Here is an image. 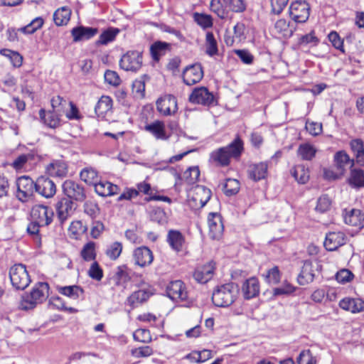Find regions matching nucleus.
Returning <instances> with one entry per match:
<instances>
[{
	"label": "nucleus",
	"instance_id": "1",
	"mask_svg": "<svg viewBox=\"0 0 364 364\" xmlns=\"http://www.w3.org/2000/svg\"><path fill=\"white\" fill-rule=\"evenodd\" d=\"M243 149V141L237 136L229 145L212 151L210 155V161L217 166H228L230 164V159L239 158Z\"/></svg>",
	"mask_w": 364,
	"mask_h": 364
},
{
	"label": "nucleus",
	"instance_id": "2",
	"mask_svg": "<svg viewBox=\"0 0 364 364\" xmlns=\"http://www.w3.org/2000/svg\"><path fill=\"white\" fill-rule=\"evenodd\" d=\"M53 211L48 206L43 205H34L31 211V223L27 227L29 235H38L39 229L50 225L53 220Z\"/></svg>",
	"mask_w": 364,
	"mask_h": 364
},
{
	"label": "nucleus",
	"instance_id": "3",
	"mask_svg": "<svg viewBox=\"0 0 364 364\" xmlns=\"http://www.w3.org/2000/svg\"><path fill=\"white\" fill-rule=\"evenodd\" d=\"M239 294V287L230 282L217 287L212 295L213 304L218 307H228L237 299Z\"/></svg>",
	"mask_w": 364,
	"mask_h": 364
},
{
	"label": "nucleus",
	"instance_id": "4",
	"mask_svg": "<svg viewBox=\"0 0 364 364\" xmlns=\"http://www.w3.org/2000/svg\"><path fill=\"white\" fill-rule=\"evenodd\" d=\"M49 289V285L46 282H38L32 289L31 293L23 296L20 306L23 310L34 309L38 304L42 303L46 299V293Z\"/></svg>",
	"mask_w": 364,
	"mask_h": 364
},
{
	"label": "nucleus",
	"instance_id": "5",
	"mask_svg": "<svg viewBox=\"0 0 364 364\" xmlns=\"http://www.w3.org/2000/svg\"><path fill=\"white\" fill-rule=\"evenodd\" d=\"M12 286L17 290L25 289L30 284L31 279L26 265L16 264L9 270Z\"/></svg>",
	"mask_w": 364,
	"mask_h": 364
},
{
	"label": "nucleus",
	"instance_id": "6",
	"mask_svg": "<svg viewBox=\"0 0 364 364\" xmlns=\"http://www.w3.org/2000/svg\"><path fill=\"white\" fill-rule=\"evenodd\" d=\"M321 265L317 261L306 260L297 277L300 285H306L313 282L314 278L321 272Z\"/></svg>",
	"mask_w": 364,
	"mask_h": 364
},
{
	"label": "nucleus",
	"instance_id": "7",
	"mask_svg": "<svg viewBox=\"0 0 364 364\" xmlns=\"http://www.w3.org/2000/svg\"><path fill=\"white\" fill-rule=\"evenodd\" d=\"M63 192L70 200L83 202L86 198L84 186L73 180H66L62 185Z\"/></svg>",
	"mask_w": 364,
	"mask_h": 364
},
{
	"label": "nucleus",
	"instance_id": "8",
	"mask_svg": "<svg viewBox=\"0 0 364 364\" xmlns=\"http://www.w3.org/2000/svg\"><path fill=\"white\" fill-rule=\"evenodd\" d=\"M16 198L21 202H26L36 191V182L27 176H23L16 180Z\"/></svg>",
	"mask_w": 364,
	"mask_h": 364
},
{
	"label": "nucleus",
	"instance_id": "9",
	"mask_svg": "<svg viewBox=\"0 0 364 364\" xmlns=\"http://www.w3.org/2000/svg\"><path fill=\"white\" fill-rule=\"evenodd\" d=\"M142 65V55L139 51H129L124 55L120 61L119 66L126 71L136 72Z\"/></svg>",
	"mask_w": 364,
	"mask_h": 364
},
{
	"label": "nucleus",
	"instance_id": "10",
	"mask_svg": "<svg viewBox=\"0 0 364 364\" xmlns=\"http://www.w3.org/2000/svg\"><path fill=\"white\" fill-rule=\"evenodd\" d=\"M310 7L306 1H296L289 6V15L297 23H304L309 17Z\"/></svg>",
	"mask_w": 364,
	"mask_h": 364
},
{
	"label": "nucleus",
	"instance_id": "11",
	"mask_svg": "<svg viewBox=\"0 0 364 364\" xmlns=\"http://www.w3.org/2000/svg\"><path fill=\"white\" fill-rule=\"evenodd\" d=\"M156 109L164 116L173 115L178 110L177 100L172 95H165L157 100Z\"/></svg>",
	"mask_w": 364,
	"mask_h": 364
},
{
	"label": "nucleus",
	"instance_id": "12",
	"mask_svg": "<svg viewBox=\"0 0 364 364\" xmlns=\"http://www.w3.org/2000/svg\"><path fill=\"white\" fill-rule=\"evenodd\" d=\"M189 102L193 104L210 106L214 103V96L205 87H196L189 96Z\"/></svg>",
	"mask_w": 364,
	"mask_h": 364
},
{
	"label": "nucleus",
	"instance_id": "13",
	"mask_svg": "<svg viewBox=\"0 0 364 364\" xmlns=\"http://www.w3.org/2000/svg\"><path fill=\"white\" fill-rule=\"evenodd\" d=\"M166 294L173 301H185L188 298L184 283L181 280L171 282L166 287Z\"/></svg>",
	"mask_w": 364,
	"mask_h": 364
},
{
	"label": "nucleus",
	"instance_id": "14",
	"mask_svg": "<svg viewBox=\"0 0 364 364\" xmlns=\"http://www.w3.org/2000/svg\"><path fill=\"white\" fill-rule=\"evenodd\" d=\"M36 191L42 196L49 198L55 194L56 186L50 178L41 176L36 181Z\"/></svg>",
	"mask_w": 364,
	"mask_h": 364
},
{
	"label": "nucleus",
	"instance_id": "15",
	"mask_svg": "<svg viewBox=\"0 0 364 364\" xmlns=\"http://www.w3.org/2000/svg\"><path fill=\"white\" fill-rule=\"evenodd\" d=\"M203 77V70L200 63H196L186 68L183 72V80L187 85L199 82Z\"/></svg>",
	"mask_w": 364,
	"mask_h": 364
},
{
	"label": "nucleus",
	"instance_id": "16",
	"mask_svg": "<svg viewBox=\"0 0 364 364\" xmlns=\"http://www.w3.org/2000/svg\"><path fill=\"white\" fill-rule=\"evenodd\" d=\"M209 237L213 240H219L223 233L224 227L220 215L210 213L208 217Z\"/></svg>",
	"mask_w": 364,
	"mask_h": 364
},
{
	"label": "nucleus",
	"instance_id": "17",
	"mask_svg": "<svg viewBox=\"0 0 364 364\" xmlns=\"http://www.w3.org/2000/svg\"><path fill=\"white\" fill-rule=\"evenodd\" d=\"M57 218L63 225L72 215L73 212V202L69 198H63L55 205Z\"/></svg>",
	"mask_w": 364,
	"mask_h": 364
},
{
	"label": "nucleus",
	"instance_id": "18",
	"mask_svg": "<svg viewBox=\"0 0 364 364\" xmlns=\"http://www.w3.org/2000/svg\"><path fill=\"white\" fill-rule=\"evenodd\" d=\"M342 215L344 223L347 225L358 228L364 226V213L359 209H345Z\"/></svg>",
	"mask_w": 364,
	"mask_h": 364
},
{
	"label": "nucleus",
	"instance_id": "19",
	"mask_svg": "<svg viewBox=\"0 0 364 364\" xmlns=\"http://www.w3.org/2000/svg\"><path fill=\"white\" fill-rule=\"evenodd\" d=\"M133 257L135 264L141 267L150 265L154 259L151 250L145 246L135 249L133 253Z\"/></svg>",
	"mask_w": 364,
	"mask_h": 364
},
{
	"label": "nucleus",
	"instance_id": "20",
	"mask_svg": "<svg viewBox=\"0 0 364 364\" xmlns=\"http://www.w3.org/2000/svg\"><path fill=\"white\" fill-rule=\"evenodd\" d=\"M346 237L342 232H331L326 235L324 247L328 251H334L346 244Z\"/></svg>",
	"mask_w": 364,
	"mask_h": 364
},
{
	"label": "nucleus",
	"instance_id": "21",
	"mask_svg": "<svg viewBox=\"0 0 364 364\" xmlns=\"http://www.w3.org/2000/svg\"><path fill=\"white\" fill-rule=\"evenodd\" d=\"M60 112L61 109H52L46 112L44 109H41L39 117L46 126L55 129L60 125Z\"/></svg>",
	"mask_w": 364,
	"mask_h": 364
},
{
	"label": "nucleus",
	"instance_id": "22",
	"mask_svg": "<svg viewBox=\"0 0 364 364\" xmlns=\"http://www.w3.org/2000/svg\"><path fill=\"white\" fill-rule=\"evenodd\" d=\"M245 25L242 22L237 23L233 27L234 36L226 33L224 36V41L228 46H232L235 43H239L246 39Z\"/></svg>",
	"mask_w": 364,
	"mask_h": 364
},
{
	"label": "nucleus",
	"instance_id": "23",
	"mask_svg": "<svg viewBox=\"0 0 364 364\" xmlns=\"http://www.w3.org/2000/svg\"><path fill=\"white\" fill-rule=\"evenodd\" d=\"M215 268V263L210 262L197 267L193 273V277L198 282L205 284L212 279Z\"/></svg>",
	"mask_w": 364,
	"mask_h": 364
},
{
	"label": "nucleus",
	"instance_id": "24",
	"mask_svg": "<svg viewBox=\"0 0 364 364\" xmlns=\"http://www.w3.org/2000/svg\"><path fill=\"white\" fill-rule=\"evenodd\" d=\"M144 129L157 140H167L168 139L166 132L165 124L162 121L156 120L150 124H146Z\"/></svg>",
	"mask_w": 364,
	"mask_h": 364
},
{
	"label": "nucleus",
	"instance_id": "25",
	"mask_svg": "<svg viewBox=\"0 0 364 364\" xmlns=\"http://www.w3.org/2000/svg\"><path fill=\"white\" fill-rule=\"evenodd\" d=\"M166 241L173 250L179 252L183 250L186 240L179 230H170L167 234Z\"/></svg>",
	"mask_w": 364,
	"mask_h": 364
},
{
	"label": "nucleus",
	"instance_id": "26",
	"mask_svg": "<svg viewBox=\"0 0 364 364\" xmlns=\"http://www.w3.org/2000/svg\"><path fill=\"white\" fill-rule=\"evenodd\" d=\"M98 33L97 28L85 27L80 26L71 30V35L74 42H79L84 40H89Z\"/></svg>",
	"mask_w": 364,
	"mask_h": 364
},
{
	"label": "nucleus",
	"instance_id": "27",
	"mask_svg": "<svg viewBox=\"0 0 364 364\" xmlns=\"http://www.w3.org/2000/svg\"><path fill=\"white\" fill-rule=\"evenodd\" d=\"M95 193L102 197H107L118 193L119 187L117 185L107 181H101V178L95 185Z\"/></svg>",
	"mask_w": 364,
	"mask_h": 364
},
{
	"label": "nucleus",
	"instance_id": "28",
	"mask_svg": "<svg viewBox=\"0 0 364 364\" xmlns=\"http://www.w3.org/2000/svg\"><path fill=\"white\" fill-rule=\"evenodd\" d=\"M242 291L245 299H251L259 294V283L255 277H251L243 283Z\"/></svg>",
	"mask_w": 364,
	"mask_h": 364
},
{
	"label": "nucleus",
	"instance_id": "29",
	"mask_svg": "<svg viewBox=\"0 0 364 364\" xmlns=\"http://www.w3.org/2000/svg\"><path fill=\"white\" fill-rule=\"evenodd\" d=\"M339 306L353 314L359 313L364 310V301L361 299L346 297L340 301Z\"/></svg>",
	"mask_w": 364,
	"mask_h": 364
},
{
	"label": "nucleus",
	"instance_id": "30",
	"mask_svg": "<svg viewBox=\"0 0 364 364\" xmlns=\"http://www.w3.org/2000/svg\"><path fill=\"white\" fill-rule=\"evenodd\" d=\"M46 172L51 176L63 178L68 174V166L61 160H55L46 166Z\"/></svg>",
	"mask_w": 364,
	"mask_h": 364
},
{
	"label": "nucleus",
	"instance_id": "31",
	"mask_svg": "<svg viewBox=\"0 0 364 364\" xmlns=\"http://www.w3.org/2000/svg\"><path fill=\"white\" fill-rule=\"evenodd\" d=\"M267 168L268 166L265 162L251 164L248 168L249 176L255 181H260L266 177Z\"/></svg>",
	"mask_w": 364,
	"mask_h": 364
},
{
	"label": "nucleus",
	"instance_id": "32",
	"mask_svg": "<svg viewBox=\"0 0 364 364\" xmlns=\"http://www.w3.org/2000/svg\"><path fill=\"white\" fill-rule=\"evenodd\" d=\"M211 198V191L205 186H198L195 189L194 196L192 200L196 203V205L203 208Z\"/></svg>",
	"mask_w": 364,
	"mask_h": 364
},
{
	"label": "nucleus",
	"instance_id": "33",
	"mask_svg": "<svg viewBox=\"0 0 364 364\" xmlns=\"http://www.w3.org/2000/svg\"><path fill=\"white\" fill-rule=\"evenodd\" d=\"M112 108V100L107 95L102 96L95 107L96 114L99 117H105L106 114Z\"/></svg>",
	"mask_w": 364,
	"mask_h": 364
},
{
	"label": "nucleus",
	"instance_id": "34",
	"mask_svg": "<svg viewBox=\"0 0 364 364\" xmlns=\"http://www.w3.org/2000/svg\"><path fill=\"white\" fill-rule=\"evenodd\" d=\"M334 161L341 173L343 172L347 167L352 168L354 165V161L350 159L349 156L344 151L336 152L334 156Z\"/></svg>",
	"mask_w": 364,
	"mask_h": 364
},
{
	"label": "nucleus",
	"instance_id": "35",
	"mask_svg": "<svg viewBox=\"0 0 364 364\" xmlns=\"http://www.w3.org/2000/svg\"><path fill=\"white\" fill-rule=\"evenodd\" d=\"M80 177L90 186H94L101 178L98 171L92 167H85L81 170Z\"/></svg>",
	"mask_w": 364,
	"mask_h": 364
},
{
	"label": "nucleus",
	"instance_id": "36",
	"mask_svg": "<svg viewBox=\"0 0 364 364\" xmlns=\"http://www.w3.org/2000/svg\"><path fill=\"white\" fill-rule=\"evenodd\" d=\"M350 147L353 152L356 161L364 166V142L361 139H354L350 141Z\"/></svg>",
	"mask_w": 364,
	"mask_h": 364
},
{
	"label": "nucleus",
	"instance_id": "37",
	"mask_svg": "<svg viewBox=\"0 0 364 364\" xmlns=\"http://www.w3.org/2000/svg\"><path fill=\"white\" fill-rule=\"evenodd\" d=\"M58 291L70 299H77L84 294V289L77 285L57 287Z\"/></svg>",
	"mask_w": 364,
	"mask_h": 364
},
{
	"label": "nucleus",
	"instance_id": "38",
	"mask_svg": "<svg viewBox=\"0 0 364 364\" xmlns=\"http://www.w3.org/2000/svg\"><path fill=\"white\" fill-rule=\"evenodd\" d=\"M349 185L355 188L364 187V171L360 168H351L348 178Z\"/></svg>",
	"mask_w": 364,
	"mask_h": 364
},
{
	"label": "nucleus",
	"instance_id": "39",
	"mask_svg": "<svg viewBox=\"0 0 364 364\" xmlns=\"http://www.w3.org/2000/svg\"><path fill=\"white\" fill-rule=\"evenodd\" d=\"M71 10L66 6L57 9L53 14V21L56 26L66 25L70 21Z\"/></svg>",
	"mask_w": 364,
	"mask_h": 364
},
{
	"label": "nucleus",
	"instance_id": "40",
	"mask_svg": "<svg viewBox=\"0 0 364 364\" xmlns=\"http://www.w3.org/2000/svg\"><path fill=\"white\" fill-rule=\"evenodd\" d=\"M227 4V0H211L210 6L213 12L220 18L225 19L228 15V11L226 9Z\"/></svg>",
	"mask_w": 364,
	"mask_h": 364
},
{
	"label": "nucleus",
	"instance_id": "41",
	"mask_svg": "<svg viewBox=\"0 0 364 364\" xmlns=\"http://www.w3.org/2000/svg\"><path fill=\"white\" fill-rule=\"evenodd\" d=\"M170 45L166 42L156 41L150 47V53L153 60L159 61L162 55L166 54Z\"/></svg>",
	"mask_w": 364,
	"mask_h": 364
},
{
	"label": "nucleus",
	"instance_id": "42",
	"mask_svg": "<svg viewBox=\"0 0 364 364\" xmlns=\"http://www.w3.org/2000/svg\"><path fill=\"white\" fill-rule=\"evenodd\" d=\"M131 269L126 265L119 266L114 274L117 285H124L129 282L131 277Z\"/></svg>",
	"mask_w": 364,
	"mask_h": 364
},
{
	"label": "nucleus",
	"instance_id": "43",
	"mask_svg": "<svg viewBox=\"0 0 364 364\" xmlns=\"http://www.w3.org/2000/svg\"><path fill=\"white\" fill-rule=\"evenodd\" d=\"M151 295V293L146 289H139L133 292L127 299L128 304L134 306L137 304L146 301Z\"/></svg>",
	"mask_w": 364,
	"mask_h": 364
},
{
	"label": "nucleus",
	"instance_id": "44",
	"mask_svg": "<svg viewBox=\"0 0 364 364\" xmlns=\"http://www.w3.org/2000/svg\"><path fill=\"white\" fill-rule=\"evenodd\" d=\"M316 149L311 144L305 143L299 145L297 154L303 159L311 161L316 154Z\"/></svg>",
	"mask_w": 364,
	"mask_h": 364
},
{
	"label": "nucleus",
	"instance_id": "45",
	"mask_svg": "<svg viewBox=\"0 0 364 364\" xmlns=\"http://www.w3.org/2000/svg\"><path fill=\"white\" fill-rule=\"evenodd\" d=\"M119 32V30L118 28H109L107 29L100 34L98 40L96 41V44L97 46L107 45L114 40Z\"/></svg>",
	"mask_w": 364,
	"mask_h": 364
},
{
	"label": "nucleus",
	"instance_id": "46",
	"mask_svg": "<svg viewBox=\"0 0 364 364\" xmlns=\"http://www.w3.org/2000/svg\"><path fill=\"white\" fill-rule=\"evenodd\" d=\"M296 289L297 287L285 280L281 286L272 289V294L274 296H289L292 294Z\"/></svg>",
	"mask_w": 364,
	"mask_h": 364
},
{
	"label": "nucleus",
	"instance_id": "47",
	"mask_svg": "<svg viewBox=\"0 0 364 364\" xmlns=\"http://www.w3.org/2000/svg\"><path fill=\"white\" fill-rule=\"evenodd\" d=\"M80 255L86 262L95 260L96 258L95 243L94 242L86 243L80 252Z\"/></svg>",
	"mask_w": 364,
	"mask_h": 364
},
{
	"label": "nucleus",
	"instance_id": "48",
	"mask_svg": "<svg viewBox=\"0 0 364 364\" xmlns=\"http://www.w3.org/2000/svg\"><path fill=\"white\" fill-rule=\"evenodd\" d=\"M193 19L203 29L211 28L213 25V18L208 14L196 12L193 14Z\"/></svg>",
	"mask_w": 364,
	"mask_h": 364
},
{
	"label": "nucleus",
	"instance_id": "49",
	"mask_svg": "<svg viewBox=\"0 0 364 364\" xmlns=\"http://www.w3.org/2000/svg\"><path fill=\"white\" fill-rule=\"evenodd\" d=\"M205 52L210 56L218 54V43L212 32H208L205 36Z\"/></svg>",
	"mask_w": 364,
	"mask_h": 364
},
{
	"label": "nucleus",
	"instance_id": "50",
	"mask_svg": "<svg viewBox=\"0 0 364 364\" xmlns=\"http://www.w3.org/2000/svg\"><path fill=\"white\" fill-rule=\"evenodd\" d=\"M86 231L87 226L80 220L73 221L69 227V232L74 239H78Z\"/></svg>",
	"mask_w": 364,
	"mask_h": 364
},
{
	"label": "nucleus",
	"instance_id": "51",
	"mask_svg": "<svg viewBox=\"0 0 364 364\" xmlns=\"http://www.w3.org/2000/svg\"><path fill=\"white\" fill-rule=\"evenodd\" d=\"M291 173L299 183L304 184L309 181V171L305 169L304 166H296Z\"/></svg>",
	"mask_w": 364,
	"mask_h": 364
},
{
	"label": "nucleus",
	"instance_id": "52",
	"mask_svg": "<svg viewBox=\"0 0 364 364\" xmlns=\"http://www.w3.org/2000/svg\"><path fill=\"white\" fill-rule=\"evenodd\" d=\"M240 182L233 178H228L223 186V191L226 196H231L238 193Z\"/></svg>",
	"mask_w": 364,
	"mask_h": 364
},
{
	"label": "nucleus",
	"instance_id": "53",
	"mask_svg": "<svg viewBox=\"0 0 364 364\" xmlns=\"http://www.w3.org/2000/svg\"><path fill=\"white\" fill-rule=\"evenodd\" d=\"M122 244L119 242H114L107 247L106 250L107 256L112 260H116L122 252Z\"/></svg>",
	"mask_w": 364,
	"mask_h": 364
},
{
	"label": "nucleus",
	"instance_id": "54",
	"mask_svg": "<svg viewBox=\"0 0 364 364\" xmlns=\"http://www.w3.org/2000/svg\"><path fill=\"white\" fill-rule=\"evenodd\" d=\"M185 181L188 184L195 183L200 177V170L198 166L188 168L183 173Z\"/></svg>",
	"mask_w": 364,
	"mask_h": 364
},
{
	"label": "nucleus",
	"instance_id": "55",
	"mask_svg": "<svg viewBox=\"0 0 364 364\" xmlns=\"http://www.w3.org/2000/svg\"><path fill=\"white\" fill-rule=\"evenodd\" d=\"M34 154L29 153L18 156L12 163L11 166L16 170H19L24 167L25 164L30 161L34 160Z\"/></svg>",
	"mask_w": 364,
	"mask_h": 364
},
{
	"label": "nucleus",
	"instance_id": "56",
	"mask_svg": "<svg viewBox=\"0 0 364 364\" xmlns=\"http://www.w3.org/2000/svg\"><path fill=\"white\" fill-rule=\"evenodd\" d=\"M149 80L147 75H144L133 82L132 88L134 92L138 93L141 97H144L145 93V82Z\"/></svg>",
	"mask_w": 364,
	"mask_h": 364
},
{
	"label": "nucleus",
	"instance_id": "57",
	"mask_svg": "<svg viewBox=\"0 0 364 364\" xmlns=\"http://www.w3.org/2000/svg\"><path fill=\"white\" fill-rule=\"evenodd\" d=\"M319 42L318 38L315 36L314 31H311L308 34L301 36L299 38V44L300 46H316Z\"/></svg>",
	"mask_w": 364,
	"mask_h": 364
},
{
	"label": "nucleus",
	"instance_id": "58",
	"mask_svg": "<svg viewBox=\"0 0 364 364\" xmlns=\"http://www.w3.org/2000/svg\"><path fill=\"white\" fill-rule=\"evenodd\" d=\"M267 282L269 284H277L280 282L281 274L278 267L275 266L269 269L265 276Z\"/></svg>",
	"mask_w": 364,
	"mask_h": 364
},
{
	"label": "nucleus",
	"instance_id": "59",
	"mask_svg": "<svg viewBox=\"0 0 364 364\" xmlns=\"http://www.w3.org/2000/svg\"><path fill=\"white\" fill-rule=\"evenodd\" d=\"M331 204V201L328 197V196L323 195L318 198L315 210L317 212L323 213L329 210Z\"/></svg>",
	"mask_w": 364,
	"mask_h": 364
},
{
	"label": "nucleus",
	"instance_id": "60",
	"mask_svg": "<svg viewBox=\"0 0 364 364\" xmlns=\"http://www.w3.org/2000/svg\"><path fill=\"white\" fill-rule=\"evenodd\" d=\"M134 339L141 343H149L151 341L150 331L147 329H137L133 334Z\"/></svg>",
	"mask_w": 364,
	"mask_h": 364
},
{
	"label": "nucleus",
	"instance_id": "61",
	"mask_svg": "<svg viewBox=\"0 0 364 364\" xmlns=\"http://www.w3.org/2000/svg\"><path fill=\"white\" fill-rule=\"evenodd\" d=\"M329 41L332 43V46L337 50H341L342 53H345L343 48V40L341 38L338 33L336 31H331L328 36Z\"/></svg>",
	"mask_w": 364,
	"mask_h": 364
},
{
	"label": "nucleus",
	"instance_id": "62",
	"mask_svg": "<svg viewBox=\"0 0 364 364\" xmlns=\"http://www.w3.org/2000/svg\"><path fill=\"white\" fill-rule=\"evenodd\" d=\"M88 275L96 281H100L103 277V271L97 262H94L89 270Z\"/></svg>",
	"mask_w": 364,
	"mask_h": 364
},
{
	"label": "nucleus",
	"instance_id": "63",
	"mask_svg": "<svg viewBox=\"0 0 364 364\" xmlns=\"http://www.w3.org/2000/svg\"><path fill=\"white\" fill-rule=\"evenodd\" d=\"M234 53L238 56L243 63L250 65L253 63L254 56L249 50L245 49L235 50Z\"/></svg>",
	"mask_w": 364,
	"mask_h": 364
},
{
	"label": "nucleus",
	"instance_id": "64",
	"mask_svg": "<svg viewBox=\"0 0 364 364\" xmlns=\"http://www.w3.org/2000/svg\"><path fill=\"white\" fill-rule=\"evenodd\" d=\"M84 211L92 218H95L100 214V208L97 203L86 202L84 204Z\"/></svg>",
	"mask_w": 364,
	"mask_h": 364
}]
</instances>
